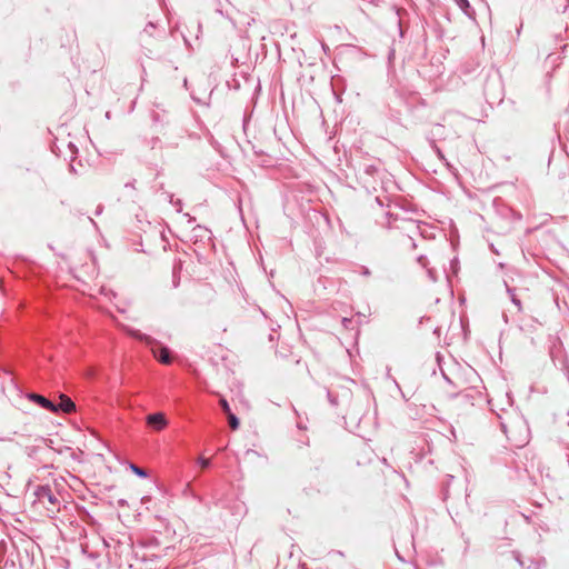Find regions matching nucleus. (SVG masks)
<instances>
[{
    "mask_svg": "<svg viewBox=\"0 0 569 569\" xmlns=\"http://www.w3.org/2000/svg\"><path fill=\"white\" fill-rule=\"evenodd\" d=\"M502 429L510 442L516 447H523L528 442V428L523 422L519 423L518 431L502 425Z\"/></svg>",
    "mask_w": 569,
    "mask_h": 569,
    "instance_id": "nucleus-1",
    "label": "nucleus"
},
{
    "mask_svg": "<svg viewBox=\"0 0 569 569\" xmlns=\"http://www.w3.org/2000/svg\"><path fill=\"white\" fill-rule=\"evenodd\" d=\"M34 496L40 503L44 505V502L47 501L52 507L58 506V499L49 486L37 487V489L34 490Z\"/></svg>",
    "mask_w": 569,
    "mask_h": 569,
    "instance_id": "nucleus-2",
    "label": "nucleus"
},
{
    "mask_svg": "<svg viewBox=\"0 0 569 569\" xmlns=\"http://www.w3.org/2000/svg\"><path fill=\"white\" fill-rule=\"evenodd\" d=\"M147 425L156 431H161L168 426V420L162 412L148 415L146 418Z\"/></svg>",
    "mask_w": 569,
    "mask_h": 569,
    "instance_id": "nucleus-3",
    "label": "nucleus"
},
{
    "mask_svg": "<svg viewBox=\"0 0 569 569\" xmlns=\"http://www.w3.org/2000/svg\"><path fill=\"white\" fill-rule=\"evenodd\" d=\"M29 399L32 400L33 402L38 403L42 408L51 411V412H57L58 411L57 405H54L53 402H51L49 399H47L43 396H40V395H37V393H30L29 395Z\"/></svg>",
    "mask_w": 569,
    "mask_h": 569,
    "instance_id": "nucleus-4",
    "label": "nucleus"
},
{
    "mask_svg": "<svg viewBox=\"0 0 569 569\" xmlns=\"http://www.w3.org/2000/svg\"><path fill=\"white\" fill-rule=\"evenodd\" d=\"M57 407L58 410L60 409L66 413H70L76 409V405L73 403V401L64 395L60 396V402Z\"/></svg>",
    "mask_w": 569,
    "mask_h": 569,
    "instance_id": "nucleus-5",
    "label": "nucleus"
},
{
    "mask_svg": "<svg viewBox=\"0 0 569 569\" xmlns=\"http://www.w3.org/2000/svg\"><path fill=\"white\" fill-rule=\"evenodd\" d=\"M152 353L153 356L161 362V363H164V365H169L171 362V357H170V352H169V349L166 348V347H161L159 349V352L152 348Z\"/></svg>",
    "mask_w": 569,
    "mask_h": 569,
    "instance_id": "nucleus-6",
    "label": "nucleus"
},
{
    "mask_svg": "<svg viewBox=\"0 0 569 569\" xmlns=\"http://www.w3.org/2000/svg\"><path fill=\"white\" fill-rule=\"evenodd\" d=\"M456 4L468 16L469 18H472L473 11L470 8L468 0H453Z\"/></svg>",
    "mask_w": 569,
    "mask_h": 569,
    "instance_id": "nucleus-7",
    "label": "nucleus"
},
{
    "mask_svg": "<svg viewBox=\"0 0 569 569\" xmlns=\"http://www.w3.org/2000/svg\"><path fill=\"white\" fill-rule=\"evenodd\" d=\"M507 292L510 296L512 303L517 307L518 311H522L521 301L517 298L515 289L507 286Z\"/></svg>",
    "mask_w": 569,
    "mask_h": 569,
    "instance_id": "nucleus-8",
    "label": "nucleus"
},
{
    "mask_svg": "<svg viewBox=\"0 0 569 569\" xmlns=\"http://www.w3.org/2000/svg\"><path fill=\"white\" fill-rule=\"evenodd\" d=\"M130 469L132 470V472H134L140 478H147L148 477V473H147L146 470L139 468L138 466H136L133 463L130 465Z\"/></svg>",
    "mask_w": 569,
    "mask_h": 569,
    "instance_id": "nucleus-9",
    "label": "nucleus"
},
{
    "mask_svg": "<svg viewBox=\"0 0 569 569\" xmlns=\"http://www.w3.org/2000/svg\"><path fill=\"white\" fill-rule=\"evenodd\" d=\"M229 425L230 427L236 430L239 428V419L232 413H228Z\"/></svg>",
    "mask_w": 569,
    "mask_h": 569,
    "instance_id": "nucleus-10",
    "label": "nucleus"
},
{
    "mask_svg": "<svg viewBox=\"0 0 569 569\" xmlns=\"http://www.w3.org/2000/svg\"><path fill=\"white\" fill-rule=\"evenodd\" d=\"M130 335H132L133 337L138 338V339H141V340H144L148 345H151L153 343V339H151L150 337H147L144 335H141L139 333L138 331H130Z\"/></svg>",
    "mask_w": 569,
    "mask_h": 569,
    "instance_id": "nucleus-11",
    "label": "nucleus"
},
{
    "mask_svg": "<svg viewBox=\"0 0 569 569\" xmlns=\"http://www.w3.org/2000/svg\"><path fill=\"white\" fill-rule=\"evenodd\" d=\"M220 406H221L222 410H223L227 415L231 412V411H230L229 403H228V401H227L224 398H221V399H220Z\"/></svg>",
    "mask_w": 569,
    "mask_h": 569,
    "instance_id": "nucleus-12",
    "label": "nucleus"
},
{
    "mask_svg": "<svg viewBox=\"0 0 569 569\" xmlns=\"http://www.w3.org/2000/svg\"><path fill=\"white\" fill-rule=\"evenodd\" d=\"M198 463L202 467V468H207L210 466V459H207V458H203V457H200L198 459Z\"/></svg>",
    "mask_w": 569,
    "mask_h": 569,
    "instance_id": "nucleus-13",
    "label": "nucleus"
},
{
    "mask_svg": "<svg viewBox=\"0 0 569 569\" xmlns=\"http://www.w3.org/2000/svg\"><path fill=\"white\" fill-rule=\"evenodd\" d=\"M350 322H351V320H350V319H348V318H343V319H342V325H343L346 328L348 327V325H349Z\"/></svg>",
    "mask_w": 569,
    "mask_h": 569,
    "instance_id": "nucleus-14",
    "label": "nucleus"
},
{
    "mask_svg": "<svg viewBox=\"0 0 569 569\" xmlns=\"http://www.w3.org/2000/svg\"><path fill=\"white\" fill-rule=\"evenodd\" d=\"M425 260H426V258L422 256L418 258L419 263H421L423 267L426 266Z\"/></svg>",
    "mask_w": 569,
    "mask_h": 569,
    "instance_id": "nucleus-15",
    "label": "nucleus"
},
{
    "mask_svg": "<svg viewBox=\"0 0 569 569\" xmlns=\"http://www.w3.org/2000/svg\"><path fill=\"white\" fill-rule=\"evenodd\" d=\"M148 27L153 28L154 26L152 22H149Z\"/></svg>",
    "mask_w": 569,
    "mask_h": 569,
    "instance_id": "nucleus-16",
    "label": "nucleus"
}]
</instances>
